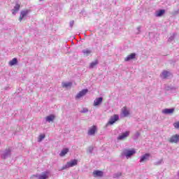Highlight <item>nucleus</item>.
Segmentation results:
<instances>
[{
    "instance_id": "obj_4",
    "label": "nucleus",
    "mask_w": 179,
    "mask_h": 179,
    "mask_svg": "<svg viewBox=\"0 0 179 179\" xmlns=\"http://www.w3.org/2000/svg\"><path fill=\"white\" fill-rule=\"evenodd\" d=\"M78 165V159H72L70 162H67L66 165L63 166L62 170H65L69 169V167H73V166Z\"/></svg>"
},
{
    "instance_id": "obj_20",
    "label": "nucleus",
    "mask_w": 179,
    "mask_h": 179,
    "mask_svg": "<svg viewBox=\"0 0 179 179\" xmlns=\"http://www.w3.org/2000/svg\"><path fill=\"white\" fill-rule=\"evenodd\" d=\"M103 173L101 171H93V176L95 178L97 177H103Z\"/></svg>"
},
{
    "instance_id": "obj_17",
    "label": "nucleus",
    "mask_w": 179,
    "mask_h": 179,
    "mask_svg": "<svg viewBox=\"0 0 179 179\" xmlns=\"http://www.w3.org/2000/svg\"><path fill=\"white\" fill-rule=\"evenodd\" d=\"M82 53L83 54L84 57H89L92 54V49L90 48H85L82 50Z\"/></svg>"
},
{
    "instance_id": "obj_33",
    "label": "nucleus",
    "mask_w": 179,
    "mask_h": 179,
    "mask_svg": "<svg viewBox=\"0 0 179 179\" xmlns=\"http://www.w3.org/2000/svg\"><path fill=\"white\" fill-rule=\"evenodd\" d=\"M89 111V110L86 108H84L82 110L81 113H87Z\"/></svg>"
},
{
    "instance_id": "obj_14",
    "label": "nucleus",
    "mask_w": 179,
    "mask_h": 179,
    "mask_svg": "<svg viewBox=\"0 0 179 179\" xmlns=\"http://www.w3.org/2000/svg\"><path fill=\"white\" fill-rule=\"evenodd\" d=\"M136 57V53H131L127 57L124 58L125 62H129V61H132V59H135Z\"/></svg>"
},
{
    "instance_id": "obj_3",
    "label": "nucleus",
    "mask_w": 179,
    "mask_h": 179,
    "mask_svg": "<svg viewBox=\"0 0 179 179\" xmlns=\"http://www.w3.org/2000/svg\"><path fill=\"white\" fill-rule=\"evenodd\" d=\"M117 121H120V115L115 114L110 116L106 126L108 127V125H114Z\"/></svg>"
},
{
    "instance_id": "obj_28",
    "label": "nucleus",
    "mask_w": 179,
    "mask_h": 179,
    "mask_svg": "<svg viewBox=\"0 0 179 179\" xmlns=\"http://www.w3.org/2000/svg\"><path fill=\"white\" fill-rule=\"evenodd\" d=\"M173 127L176 129H179V121L174 122Z\"/></svg>"
},
{
    "instance_id": "obj_26",
    "label": "nucleus",
    "mask_w": 179,
    "mask_h": 179,
    "mask_svg": "<svg viewBox=\"0 0 179 179\" xmlns=\"http://www.w3.org/2000/svg\"><path fill=\"white\" fill-rule=\"evenodd\" d=\"M19 9H20V5L16 4L14 7V9H13V15H16V13L17 10H19Z\"/></svg>"
},
{
    "instance_id": "obj_15",
    "label": "nucleus",
    "mask_w": 179,
    "mask_h": 179,
    "mask_svg": "<svg viewBox=\"0 0 179 179\" xmlns=\"http://www.w3.org/2000/svg\"><path fill=\"white\" fill-rule=\"evenodd\" d=\"M46 122H54L55 120V115L51 114L45 117Z\"/></svg>"
},
{
    "instance_id": "obj_29",
    "label": "nucleus",
    "mask_w": 179,
    "mask_h": 179,
    "mask_svg": "<svg viewBox=\"0 0 179 179\" xmlns=\"http://www.w3.org/2000/svg\"><path fill=\"white\" fill-rule=\"evenodd\" d=\"M163 163V159H159L155 162V166H159V164H162Z\"/></svg>"
},
{
    "instance_id": "obj_2",
    "label": "nucleus",
    "mask_w": 179,
    "mask_h": 179,
    "mask_svg": "<svg viewBox=\"0 0 179 179\" xmlns=\"http://www.w3.org/2000/svg\"><path fill=\"white\" fill-rule=\"evenodd\" d=\"M51 176V173H50V171H46L44 172H42L41 174H36L32 176V178H36V179H48L50 178V176Z\"/></svg>"
},
{
    "instance_id": "obj_7",
    "label": "nucleus",
    "mask_w": 179,
    "mask_h": 179,
    "mask_svg": "<svg viewBox=\"0 0 179 179\" xmlns=\"http://www.w3.org/2000/svg\"><path fill=\"white\" fill-rule=\"evenodd\" d=\"M168 142L170 143H178L179 142V134L172 135L169 139Z\"/></svg>"
},
{
    "instance_id": "obj_27",
    "label": "nucleus",
    "mask_w": 179,
    "mask_h": 179,
    "mask_svg": "<svg viewBox=\"0 0 179 179\" xmlns=\"http://www.w3.org/2000/svg\"><path fill=\"white\" fill-rule=\"evenodd\" d=\"M45 138V134H41L38 137V142H41Z\"/></svg>"
},
{
    "instance_id": "obj_30",
    "label": "nucleus",
    "mask_w": 179,
    "mask_h": 179,
    "mask_svg": "<svg viewBox=\"0 0 179 179\" xmlns=\"http://www.w3.org/2000/svg\"><path fill=\"white\" fill-rule=\"evenodd\" d=\"M87 153H92L93 152V147H89L87 150Z\"/></svg>"
},
{
    "instance_id": "obj_10",
    "label": "nucleus",
    "mask_w": 179,
    "mask_h": 179,
    "mask_svg": "<svg viewBox=\"0 0 179 179\" xmlns=\"http://www.w3.org/2000/svg\"><path fill=\"white\" fill-rule=\"evenodd\" d=\"M150 159V154L145 153L140 157V163H146Z\"/></svg>"
},
{
    "instance_id": "obj_31",
    "label": "nucleus",
    "mask_w": 179,
    "mask_h": 179,
    "mask_svg": "<svg viewBox=\"0 0 179 179\" xmlns=\"http://www.w3.org/2000/svg\"><path fill=\"white\" fill-rule=\"evenodd\" d=\"M141 29H142V27H138L137 28H136V30H137V34H139V33H141Z\"/></svg>"
},
{
    "instance_id": "obj_6",
    "label": "nucleus",
    "mask_w": 179,
    "mask_h": 179,
    "mask_svg": "<svg viewBox=\"0 0 179 179\" xmlns=\"http://www.w3.org/2000/svg\"><path fill=\"white\" fill-rule=\"evenodd\" d=\"M130 114L131 113H130L129 108H127V106H124L121 109V113H120L121 117H129Z\"/></svg>"
},
{
    "instance_id": "obj_32",
    "label": "nucleus",
    "mask_w": 179,
    "mask_h": 179,
    "mask_svg": "<svg viewBox=\"0 0 179 179\" xmlns=\"http://www.w3.org/2000/svg\"><path fill=\"white\" fill-rule=\"evenodd\" d=\"M75 24V21L72 20L69 22L70 27H73V24Z\"/></svg>"
},
{
    "instance_id": "obj_18",
    "label": "nucleus",
    "mask_w": 179,
    "mask_h": 179,
    "mask_svg": "<svg viewBox=\"0 0 179 179\" xmlns=\"http://www.w3.org/2000/svg\"><path fill=\"white\" fill-rule=\"evenodd\" d=\"M162 113L166 115L173 114V113H174V108H165L162 110Z\"/></svg>"
},
{
    "instance_id": "obj_13",
    "label": "nucleus",
    "mask_w": 179,
    "mask_h": 179,
    "mask_svg": "<svg viewBox=\"0 0 179 179\" xmlns=\"http://www.w3.org/2000/svg\"><path fill=\"white\" fill-rule=\"evenodd\" d=\"M101 103H103V97H98L94 99L93 106L94 107H99Z\"/></svg>"
},
{
    "instance_id": "obj_25",
    "label": "nucleus",
    "mask_w": 179,
    "mask_h": 179,
    "mask_svg": "<svg viewBox=\"0 0 179 179\" xmlns=\"http://www.w3.org/2000/svg\"><path fill=\"white\" fill-rule=\"evenodd\" d=\"M99 64V61L95 60L92 62L90 63V69H93V68H94L96 66H97Z\"/></svg>"
},
{
    "instance_id": "obj_8",
    "label": "nucleus",
    "mask_w": 179,
    "mask_h": 179,
    "mask_svg": "<svg viewBox=\"0 0 179 179\" xmlns=\"http://www.w3.org/2000/svg\"><path fill=\"white\" fill-rule=\"evenodd\" d=\"M96 132H97V126H92L88 129L87 135L89 136H94Z\"/></svg>"
},
{
    "instance_id": "obj_35",
    "label": "nucleus",
    "mask_w": 179,
    "mask_h": 179,
    "mask_svg": "<svg viewBox=\"0 0 179 179\" xmlns=\"http://www.w3.org/2000/svg\"><path fill=\"white\" fill-rule=\"evenodd\" d=\"M39 1H43V0H39Z\"/></svg>"
},
{
    "instance_id": "obj_1",
    "label": "nucleus",
    "mask_w": 179,
    "mask_h": 179,
    "mask_svg": "<svg viewBox=\"0 0 179 179\" xmlns=\"http://www.w3.org/2000/svg\"><path fill=\"white\" fill-rule=\"evenodd\" d=\"M136 154V150L134 148L124 149L121 152V157H126V159H131L134 155Z\"/></svg>"
},
{
    "instance_id": "obj_5",
    "label": "nucleus",
    "mask_w": 179,
    "mask_h": 179,
    "mask_svg": "<svg viewBox=\"0 0 179 179\" xmlns=\"http://www.w3.org/2000/svg\"><path fill=\"white\" fill-rule=\"evenodd\" d=\"M89 90L87 89L82 90L76 95V100H79L82 99V97H84V96H86V94H87Z\"/></svg>"
},
{
    "instance_id": "obj_11",
    "label": "nucleus",
    "mask_w": 179,
    "mask_h": 179,
    "mask_svg": "<svg viewBox=\"0 0 179 179\" xmlns=\"http://www.w3.org/2000/svg\"><path fill=\"white\" fill-rule=\"evenodd\" d=\"M129 136V131H124L117 136V141H124Z\"/></svg>"
},
{
    "instance_id": "obj_19",
    "label": "nucleus",
    "mask_w": 179,
    "mask_h": 179,
    "mask_svg": "<svg viewBox=\"0 0 179 179\" xmlns=\"http://www.w3.org/2000/svg\"><path fill=\"white\" fill-rule=\"evenodd\" d=\"M164 13H166L165 10H159L155 12V16L156 17H162Z\"/></svg>"
},
{
    "instance_id": "obj_21",
    "label": "nucleus",
    "mask_w": 179,
    "mask_h": 179,
    "mask_svg": "<svg viewBox=\"0 0 179 179\" xmlns=\"http://www.w3.org/2000/svg\"><path fill=\"white\" fill-rule=\"evenodd\" d=\"M62 87H65V89H69V87H72L71 82H63L62 83Z\"/></svg>"
},
{
    "instance_id": "obj_24",
    "label": "nucleus",
    "mask_w": 179,
    "mask_h": 179,
    "mask_svg": "<svg viewBox=\"0 0 179 179\" xmlns=\"http://www.w3.org/2000/svg\"><path fill=\"white\" fill-rule=\"evenodd\" d=\"M17 64V58H13L12 60H10L8 62V65L10 66H13L14 65H16Z\"/></svg>"
},
{
    "instance_id": "obj_16",
    "label": "nucleus",
    "mask_w": 179,
    "mask_h": 179,
    "mask_svg": "<svg viewBox=\"0 0 179 179\" xmlns=\"http://www.w3.org/2000/svg\"><path fill=\"white\" fill-rule=\"evenodd\" d=\"M171 73L170 71H164L161 74L160 76L162 79H167V78H170Z\"/></svg>"
},
{
    "instance_id": "obj_34",
    "label": "nucleus",
    "mask_w": 179,
    "mask_h": 179,
    "mask_svg": "<svg viewBox=\"0 0 179 179\" xmlns=\"http://www.w3.org/2000/svg\"><path fill=\"white\" fill-rule=\"evenodd\" d=\"M119 176H121V173H120Z\"/></svg>"
},
{
    "instance_id": "obj_23",
    "label": "nucleus",
    "mask_w": 179,
    "mask_h": 179,
    "mask_svg": "<svg viewBox=\"0 0 179 179\" xmlns=\"http://www.w3.org/2000/svg\"><path fill=\"white\" fill-rule=\"evenodd\" d=\"M69 152V148H64L59 153L60 157H64Z\"/></svg>"
},
{
    "instance_id": "obj_9",
    "label": "nucleus",
    "mask_w": 179,
    "mask_h": 179,
    "mask_svg": "<svg viewBox=\"0 0 179 179\" xmlns=\"http://www.w3.org/2000/svg\"><path fill=\"white\" fill-rule=\"evenodd\" d=\"M10 152L12 150L10 148H6L4 151H3L1 154V158L3 159H8L9 156H10Z\"/></svg>"
},
{
    "instance_id": "obj_22",
    "label": "nucleus",
    "mask_w": 179,
    "mask_h": 179,
    "mask_svg": "<svg viewBox=\"0 0 179 179\" xmlns=\"http://www.w3.org/2000/svg\"><path fill=\"white\" fill-rule=\"evenodd\" d=\"M177 37V33H173L170 35L169 38H168L169 43H173L174 39Z\"/></svg>"
},
{
    "instance_id": "obj_12",
    "label": "nucleus",
    "mask_w": 179,
    "mask_h": 179,
    "mask_svg": "<svg viewBox=\"0 0 179 179\" xmlns=\"http://www.w3.org/2000/svg\"><path fill=\"white\" fill-rule=\"evenodd\" d=\"M29 13H30V10H22L20 13L19 21L22 22V20H23L24 17H26V16H27V15H29Z\"/></svg>"
}]
</instances>
